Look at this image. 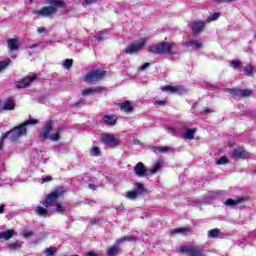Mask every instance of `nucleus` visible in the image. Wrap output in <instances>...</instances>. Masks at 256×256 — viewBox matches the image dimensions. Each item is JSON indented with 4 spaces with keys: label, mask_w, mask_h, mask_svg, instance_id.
<instances>
[{
    "label": "nucleus",
    "mask_w": 256,
    "mask_h": 256,
    "mask_svg": "<svg viewBox=\"0 0 256 256\" xmlns=\"http://www.w3.org/2000/svg\"><path fill=\"white\" fill-rule=\"evenodd\" d=\"M8 50L10 53H13L15 51H19V38H9L7 40Z\"/></svg>",
    "instance_id": "4468645a"
},
{
    "label": "nucleus",
    "mask_w": 256,
    "mask_h": 256,
    "mask_svg": "<svg viewBox=\"0 0 256 256\" xmlns=\"http://www.w3.org/2000/svg\"><path fill=\"white\" fill-rule=\"evenodd\" d=\"M149 65H150L149 63H144L142 66H140L139 69H140L141 71H145V69H147V67H149Z\"/></svg>",
    "instance_id": "3c124183"
},
{
    "label": "nucleus",
    "mask_w": 256,
    "mask_h": 256,
    "mask_svg": "<svg viewBox=\"0 0 256 256\" xmlns=\"http://www.w3.org/2000/svg\"><path fill=\"white\" fill-rule=\"evenodd\" d=\"M208 237H211L212 239H214L215 237H219V229L215 228L208 231Z\"/></svg>",
    "instance_id": "c9c22d12"
},
{
    "label": "nucleus",
    "mask_w": 256,
    "mask_h": 256,
    "mask_svg": "<svg viewBox=\"0 0 256 256\" xmlns=\"http://www.w3.org/2000/svg\"><path fill=\"white\" fill-rule=\"evenodd\" d=\"M83 103H85V99H80L76 102V105H83Z\"/></svg>",
    "instance_id": "4d7b16f0"
},
{
    "label": "nucleus",
    "mask_w": 256,
    "mask_h": 256,
    "mask_svg": "<svg viewBox=\"0 0 256 256\" xmlns=\"http://www.w3.org/2000/svg\"><path fill=\"white\" fill-rule=\"evenodd\" d=\"M121 111H124V113H133V106L131 105V102L125 101L120 105Z\"/></svg>",
    "instance_id": "4be33fe9"
},
{
    "label": "nucleus",
    "mask_w": 256,
    "mask_h": 256,
    "mask_svg": "<svg viewBox=\"0 0 256 256\" xmlns=\"http://www.w3.org/2000/svg\"><path fill=\"white\" fill-rule=\"evenodd\" d=\"M164 165L163 159H159L156 163H154V165L152 166V169L150 170V173H157V171H159V169H161Z\"/></svg>",
    "instance_id": "393cba45"
},
{
    "label": "nucleus",
    "mask_w": 256,
    "mask_h": 256,
    "mask_svg": "<svg viewBox=\"0 0 256 256\" xmlns=\"http://www.w3.org/2000/svg\"><path fill=\"white\" fill-rule=\"evenodd\" d=\"M250 156L248 152L245 151V149L239 147L234 148L232 152L233 159H247Z\"/></svg>",
    "instance_id": "f8f14e48"
},
{
    "label": "nucleus",
    "mask_w": 256,
    "mask_h": 256,
    "mask_svg": "<svg viewBox=\"0 0 256 256\" xmlns=\"http://www.w3.org/2000/svg\"><path fill=\"white\" fill-rule=\"evenodd\" d=\"M8 65H11V60L9 58L0 61V73H2V71H5Z\"/></svg>",
    "instance_id": "c756f323"
},
{
    "label": "nucleus",
    "mask_w": 256,
    "mask_h": 256,
    "mask_svg": "<svg viewBox=\"0 0 256 256\" xmlns=\"http://www.w3.org/2000/svg\"><path fill=\"white\" fill-rule=\"evenodd\" d=\"M171 49H173V44L169 42H163L149 46L148 51L154 55H169V53H171Z\"/></svg>",
    "instance_id": "20e7f679"
},
{
    "label": "nucleus",
    "mask_w": 256,
    "mask_h": 256,
    "mask_svg": "<svg viewBox=\"0 0 256 256\" xmlns=\"http://www.w3.org/2000/svg\"><path fill=\"white\" fill-rule=\"evenodd\" d=\"M97 0H84V5H95Z\"/></svg>",
    "instance_id": "de8ad7c7"
},
{
    "label": "nucleus",
    "mask_w": 256,
    "mask_h": 256,
    "mask_svg": "<svg viewBox=\"0 0 256 256\" xmlns=\"http://www.w3.org/2000/svg\"><path fill=\"white\" fill-rule=\"evenodd\" d=\"M15 231L14 230H5L0 232V239H4V241H9L11 237H13Z\"/></svg>",
    "instance_id": "412c9836"
},
{
    "label": "nucleus",
    "mask_w": 256,
    "mask_h": 256,
    "mask_svg": "<svg viewBox=\"0 0 256 256\" xmlns=\"http://www.w3.org/2000/svg\"><path fill=\"white\" fill-rule=\"evenodd\" d=\"M195 133H197L196 128L188 129L184 133L183 137H184V139H188V141H193V139L195 137Z\"/></svg>",
    "instance_id": "5701e85b"
},
{
    "label": "nucleus",
    "mask_w": 256,
    "mask_h": 256,
    "mask_svg": "<svg viewBox=\"0 0 256 256\" xmlns=\"http://www.w3.org/2000/svg\"><path fill=\"white\" fill-rule=\"evenodd\" d=\"M88 187H89V189H92V191H95V189H97V186H95L93 184H89Z\"/></svg>",
    "instance_id": "13d9d810"
},
{
    "label": "nucleus",
    "mask_w": 256,
    "mask_h": 256,
    "mask_svg": "<svg viewBox=\"0 0 256 256\" xmlns=\"http://www.w3.org/2000/svg\"><path fill=\"white\" fill-rule=\"evenodd\" d=\"M35 47H38V45L34 44V45L30 46V49H35Z\"/></svg>",
    "instance_id": "e2e57ef3"
},
{
    "label": "nucleus",
    "mask_w": 256,
    "mask_h": 256,
    "mask_svg": "<svg viewBox=\"0 0 256 256\" xmlns=\"http://www.w3.org/2000/svg\"><path fill=\"white\" fill-rule=\"evenodd\" d=\"M38 123L39 120L37 119L26 120L24 123L2 135H6V139H9V141H19L23 135H27V125H38Z\"/></svg>",
    "instance_id": "f03ea898"
},
{
    "label": "nucleus",
    "mask_w": 256,
    "mask_h": 256,
    "mask_svg": "<svg viewBox=\"0 0 256 256\" xmlns=\"http://www.w3.org/2000/svg\"><path fill=\"white\" fill-rule=\"evenodd\" d=\"M105 91V88L103 86H97V87H92V88H87L82 90V95H93V93H103Z\"/></svg>",
    "instance_id": "dca6fc26"
},
{
    "label": "nucleus",
    "mask_w": 256,
    "mask_h": 256,
    "mask_svg": "<svg viewBox=\"0 0 256 256\" xmlns=\"http://www.w3.org/2000/svg\"><path fill=\"white\" fill-rule=\"evenodd\" d=\"M57 247H50L44 250V254L46 256H55V253H57Z\"/></svg>",
    "instance_id": "2f4dec72"
},
{
    "label": "nucleus",
    "mask_w": 256,
    "mask_h": 256,
    "mask_svg": "<svg viewBox=\"0 0 256 256\" xmlns=\"http://www.w3.org/2000/svg\"><path fill=\"white\" fill-rule=\"evenodd\" d=\"M144 45H147V39L140 38L139 40L133 42L130 46H128L125 49V53L127 55H133V54L137 53V51H141V49H143Z\"/></svg>",
    "instance_id": "0eeeda50"
},
{
    "label": "nucleus",
    "mask_w": 256,
    "mask_h": 256,
    "mask_svg": "<svg viewBox=\"0 0 256 256\" xmlns=\"http://www.w3.org/2000/svg\"><path fill=\"white\" fill-rule=\"evenodd\" d=\"M48 139H50V141H59V139H61V132L58 131L54 134H51Z\"/></svg>",
    "instance_id": "e433bc0d"
},
{
    "label": "nucleus",
    "mask_w": 256,
    "mask_h": 256,
    "mask_svg": "<svg viewBox=\"0 0 256 256\" xmlns=\"http://www.w3.org/2000/svg\"><path fill=\"white\" fill-rule=\"evenodd\" d=\"M167 102L165 100L162 101H156L154 102V105H165Z\"/></svg>",
    "instance_id": "864d4df0"
},
{
    "label": "nucleus",
    "mask_w": 256,
    "mask_h": 256,
    "mask_svg": "<svg viewBox=\"0 0 256 256\" xmlns=\"http://www.w3.org/2000/svg\"><path fill=\"white\" fill-rule=\"evenodd\" d=\"M32 235H33V232L31 231L23 232V237L29 238V237H32Z\"/></svg>",
    "instance_id": "09e8293b"
},
{
    "label": "nucleus",
    "mask_w": 256,
    "mask_h": 256,
    "mask_svg": "<svg viewBox=\"0 0 256 256\" xmlns=\"http://www.w3.org/2000/svg\"><path fill=\"white\" fill-rule=\"evenodd\" d=\"M156 151H159L160 153H167V151H171L170 147H156Z\"/></svg>",
    "instance_id": "c03bdc74"
},
{
    "label": "nucleus",
    "mask_w": 256,
    "mask_h": 256,
    "mask_svg": "<svg viewBox=\"0 0 256 256\" xmlns=\"http://www.w3.org/2000/svg\"><path fill=\"white\" fill-rule=\"evenodd\" d=\"M117 241L118 245H121V243H125V241L133 242L137 241V236H125L123 238L118 239Z\"/></svg>",
    "instance_id": "cd10ccee"
},
{
    "label": "nucleus",
    "mask_w": 256,
    "mask_h": 256,
    "mask_svg": "<svg viewBox=\"0 0 256 256\" xmlns=\"http://www.w3.org/2000/svg\"><path fill=\"white\" fill-rule=\"evenodd\" d=\"M72 66H73V60L72 59H66L63 63V67L65 69H71Z\"/></svg>",
    "instance_id": "58836bf2"
},
{
    "label": "nucleus",
    "mask_w": 256,
    "mask_h": 256,
    "mask_svg": "<svg viewBox=\"0 0 256 256\" xmlns=\"http://www.w3.org/2000/svg\"><path fill=\"white\" fill-rule=\"evenodd\" d=\"M101 141L102 143L108 145L109 147H117V145H119V139H117L115 136L109 133L102 134Z\"/></svg>",
    "instance_id": "6e6552de"
},
{
    "label": "nucleus",
    "mask_w": 256,
    "mask_h": 256,
    "mask_svg": "<svg viewBox=\"0 0 256 256\" xmlns=\"http://www.w3.org/2000/svg\"><path fill=\"white\" fill-rule=\"evenodd\" d=\"M244 201H245V198L243 197H237L234 199L230 198L224 202V205H226V207H236L237 205H241V203H244Z\"/></svg>",
    "instance_id": "2eb2a0df"
},
{
    "label": "nucleus",
    "mask_w": 256,
    "mask_h": 256,
    "mask_svg": "<svg viewBox=\"0 0 256 256\" xmlns=\"http://www.w3.org/2000/svg\"><path fill=\"white\" fill-rule=\"evenodd\" d=\"M86 256H97V253H95V251H90L86 253Z\"/></svg>",
    "instance_id": "6e6d98bb"
},
{
    "label": "nucleus",
    "mask_w": 256,
    "mask_h": 256,
    "mask_svg": "<svg viewBox=\"0 0 256 256\" xmlns=\"http://www.w3.org/2000/svg\"><path fill=\"white\" fill-rule=\"evenodd\" d=\"M91 223L95 224V223H97V222L91 221Z\"/></svg>",
    "instance_id": "774afa93"
},
{
    "label": "nucleus",
    "mask_w": 256,
    "mask_h": 256,
    "mask_svg": "<svg viewBox=\"0 0 256 256\" xmlns=\"http://www.w3.org/2000/svg\"><path fill=\"white\" fill-rule=\"evenodd\" d=\"M253 70H254V68L252 65H247L244 67V73H246V75H252Z\"/></svg>",
    "instance_id": "ea45409f"
},
{
    "label": "nucleus",
    "mask_w": 256,
    "mask_h": 256,
    "mask_svg": "<svg viewBox=\"0 0 256 256\" xmlns=\"http://www.w3.org/2000/svg\"><path fill=\"white\" fill-rule=\"evenodd\" d=\"M103 123H106V125H110L113 127V125H117V116L115 115H105L102 117Z\"/></svg>",
    "instance_id": "a211bd4d"
},
{
    "label": "nucleus",
    "mask_w": 256,
    "mask_h": 256,
    "mask_svg": "<svg viewBox=\"0 0 256 256\" xmlns=\"http://www.w3.org/2000/svg\"><path fill=\"white\" fill-rule=\"evenodd\" d=\"M53 130V121L52 120H48L46 122V125L44 127V130L40 133V139L42 141H47V139H49V137L51 136V131Z\"/></svg>",
    "instance_id": "9d476101"
},
{
    "label": "nucleus",
    "mask_w": 256,
    "mask_h": 256,
    "mask_svg": "<svg viewBox=\"0 0 256 256\" xmlns=\"http://www.w3.org/2000/svg\"><path fill=\"white\" fill-rule=\"evenodd\" d=\"M95 38L97 39V41H103V39H105V33H100L96 35Z\"/></svg>",
    "instance_id": "49530a36"
},
{
    "label": "nucleus",
    "mask_w": 256,
    "mask_h": 256,
    "mask_svg": "<svg viewBox=\"0 0 256 256\" xmlns=\"http://www.w3.org/2000/svg\"><path fill=\"white\" fill-rule=\"evenodd\" d=\"M64 193L65 188H56L54 191L46 196V199L42 202V205L46 207V209H48V207H53V205L57 204V199H59V197H63Z\"/></svg>",
    "instance_id": "7ed1b4c3"
},
{
    "label": "nucleus",
    "mask_w": 256,
    "mask_h": 256,
    "mask_svg": "<svg viewBox=\"0 0 256 256\" xmlns=\"http://www.w3.org/2000/svg\"><path fill=\"white\" fill-rule=\"evenodd\" d=\"M203 113H205V114H207V113H211V109H209V108H205V109L203 110Z\"/></svg>",
    "instance_id": "680f3d73"
},
{
    "label": "nucleus",
    "mask_w": 256,
    "mask_h": 256,
    "mask_svg": "<svg viewBox=\"0 0 256 256\" xmlns=\"http://www.w3.org/2000/svg\"><path fill=\"white\" fill-rule=\"evenodd\" d=\"M105 75H106L105 70L94 69L85 75L84 81L90 84L97 83V81H101V79H103Z\"/></svg>",
    "instance_id": "39448f33"
},
{
    "label": "nucleus",
    "mask_w": 256,
    "mask_h": 256,
    "mask_svg": "<svg viewBox=\"0 0 256 256\" xmlns=\"http://www.w3.org/2000/svg\"><path fill=\"white\" fill-rule=\"evenodd\" d=\"M90 155L92 157H99V155H101V150L99 149V147L94 146L90 151Z\"/></svg>",
    "instance_id": "473e14b6"
},
{
    "label": "nucleus",
    "mask_w": 256,
    "mask_h": 256,
    "mask_svg": "<svg viewBox=\"0 0 256 256\" xmlns=\"http://www.w3.org/2000/svg\"><path fill=\"white\" fill-rule=\"evenodd\" d=\"M36 213L40 217H47V213H49V211H47V208L39 206L36 208Z\"/></svg>",
    "instance_id": "c85d7f7f"
},
{
    "label": "nucleus",
    "mask_w": 256,
    "mask_h": 256,
    "mask_svg": "<svg viewBox=\"0 0 256 256\" xmlns=\"http://www.w3.org/2000/svg\"><path fill=\"white\" fill-rule=\"evenodd\" d=\"M0 111H3V105L1 104V101H0Z\"/></svg>",
    "instance_id": "0e129e2a"
},
{
    "label": "nucleus",
    "mask_w": 256,
    "mask_h": 256,
    "mask_svg": "<svg viewBox=\"0 0 256 256\" xmlns=\"http://www.w3.org/2000/svg\"><path fill=\"white\" fill-rule=\"evenodd\" d=\"M229 159L226 156H222L220 159L216 160V165H227Z\"/></svg>",
    "instance_id": "4c0bfd02"
},
{
    "label": "nucleus",
    "mask_w": 256,
    "mask_h": 256,
    "mask_svg": "<svg viewBox=\"0 0 256 256\" xmlns=\"http://www.w3.org/2000/svg\"><path fill=\"white\" fill-rule=\"evenodd\" d=\"M9 251H17V249H21V244L19 242H14L8 245Z\"/></svg>",
    "instance_id": "72a5a7b5"
},
{
    "label": "nucleus",
    "mask_w": 256,
    "mask_h": 256,
    "mask_svg": "<svg viewBox=\"0 0 256 256\" xmlns=\"http://www.w3.org/2000/svg\"><path fill=\"white\" fill-rule=\"evenodd\" d=\"M193 33H201L205 29V22H194L191 26Z\"/></svg>",
    "instance_id": "aec40b11"
},
{
    "label": "nucleus",
    "mask_w": 256,
    "mask_h": 256,
    "mask_svg": "<svg viewBox=\"0 0 256 256\" xmlns=\"http://www.w3.org/2000/svg\"><path fill=\"white\" fill-rule=\"evenodd\" d=\"M162 91H169L170 93H179V91H181V87L168 85L162 87Z\"/></svg>",
    "instance_id": "a878e982"
},
{
    "label": "nucleus",
    "mask_w": 256,
    "mask_h": 256,
    "mask_svg": "<svg viewBox=\"0 0 256 256\" xmlns=\"http://www.w3.org/2000/svg\"><path fill=\"white\" fill-rule=\"evenodd\" d=\"M167 132L170 133L171 135H175L176 130H175V128L170 127L167 129Z\"/></svg>",
    "instance_id": "8fccbe9b"
},
{
    "label": "nucleus",
    "mask_w": 256,
    "mask_h": 256,
    "mask_svg": "<svg viewBox=\"0 0 256 256\" xmlns=\"http://www.w3.org/2000/svg\"><path fill=\"white\" fill-rule=\"evenodd\" d=\"M227 93L233 95L234 97H250L251 90H241V89H228Z\"/></svg>",
    "instance_id": "9b49d317"
},
{
    "label": "nucleus",
    "mask_w": 256,
    "mask_h": 256,
    "mask_svg": "<svg viewBox=\"0 0 256 256\" xmlns=\"http://www.w3.org/2000/svg\"><path fill=\"white\" fill-rule=\"evenodd\" d=\"M235 0H218V3H233Z\"/></svg>",
    "instance_id": "5fc2aeb1"
},
{
    "label": "nucleus",
    "mask_w": 256,
    "mask_h": 256,
    "mask_svg": "<svg viewBox=\"0 0 256 256\" xmlns=\"http://www.w3.org/2000/svg\"><path fill=\"white\" fill-rule=\"evenodd\" d=\"M134 189H136L135 191L138 193V195H143V193H145V186L143 183H134Z\"/></svg>",
    "instance_id": "bb28decb"
},
{
    "label": "nucleus",
    "mask_w": 256,
    "mask_h": 256,
    "mask_svg": "<svg viewBox=\"0 0 256 256\" xmlns=\"http://www.w3.org/2000/svg\"><path fill=\"white\" fill-rule=\"evenodd\" d=\"M37 80V76H27L21 80H19L16 83V88L17 89H25L26 87H29L33 83V81Z\"/></svg>",
    "instance_id": "1a4fd4ad"
},
{
    "label": "nucleus",
    "mask_w": 256,
    "mask_h": 256,
    "mask_svg": "<svg viewBox=\"0 0 256 256\" xmlns=\"http://www.w3.org/2000/svg\"><path fill=\"white\" fill-rule=\"evenodd\" d=\"M126 197H127L128 199H132V200L137 199V197H139V192H137V191H135V190H134V191L127 192Z\"/></svg>",
    "instance_id": "f704fd0d"
},
{
    "label": "nucleus",
    "mask_w": 256,
    "mask_h": 256,
    "mask_svg": "<svg viewBox=\"0 0 256 256\" xmlns=\"http://www.w3.org/2000/svg\"><path fill=\"white\" fill-rule=\"evenodd\" d=\"M46 5L40 10H34L33 15H40V17H51V15H55L59 9H65L67 4H65L62 0H46Z\"/></svg>",
    "instance_id": "f257e3e1"
},
{
    "label": "nucleus",
    "mask_w": 256,
    "mask_h": 256,
    "mask_svg": "<svg viewBox=\"0 0 256 256\" xmlns=\"http://www.w3.org/2000/svg\"><path fill=\"white\" fill-rule=\"evenodd\" d=\"M42 181H43V183H47V182H49V181H53V177L47 176V177L44 178Z\"/></svg>",
    "instance_id": "603ef678"
},
{
    "label": "nucleus",
    "mask_w": 256,
    "mask_h": 256,
    "mask_svg": "<svg viewBox=\"0 0 256 256\" xmlns=\"http://www.w3.org/2000/svg\"><path fill=\"white\" fill-rule=\"evenodd\" d=\"M119 245H121V244H118V240H117L113 246L108 248L107 255L108 256H117L119 254Z\"/></svg>",
    "instance_id": "6ab92c4d"
},
{
    "label": "nucleus",
    "mask_w": 256,
    "mask_h": 256,
    "mask_svg": "<svg viewBox=\"0 0 256 256\" xmlns=\"http://www.w3.org/2000/svg\"><path fill=\"white\" fill-rule=\"evenodd\" d=\"M219 17H221V13L216 12V13L212 14L208 19H209V21H217V19H219Z\"/></svg>",
    "instance_id": "37998d69"
},
{
    "label": "nucleus",
    "mask_w": 256,
    "mask_h": 256,
    "mask_svg": "<svg viewBox=\"0 0 256 256\" xmlns=\"http://www.w3.org/2000/svg\"><path fill=\"white\" fill-rule=\"evenodd\" d=\"M134 173L137 177H147V168H145V164H143V162H138L134 166Z\"/></svg>",
    "instance_id": "ddd939ff"
},
{
    "label": "nucleus",
    "mask_w": 256,
    "mask_h": 256,
    "mask_svg": "<svg viewBox=\"0 0 256 256\" xmlns=\"http://www.w3.org/2000/svg\"><path fill=\"white\" fill-rule=\"evenodd\" d=\"M37 31H38V33H45V28L39 27V28L37 29Z\"/></svg>",
    "instance_id": "bf43d9fd"
},
{
    "label": "nucleus",
    "mask_w": 256,
    "mask_h": 256,
    "mask_svg": "<svg viewBox=\"0 0 256 256\" xmlns=\"http://www.w3.org/2000/svg\"><path fill=\"white\" fill-rule=\"evenodd\" d=\"M177 252L186 253L189 256H205V254H203V250L196 245L181 246Z\"/></svg>",
    "instance_id": "423d86ee"
},
{
    "label": "nucleus",
    "mask_w": 256,
    "mask_h": 256,
    "mask_svg": "<svg viewBox=\"0 0 256 256\" xmlns=\"http://www.w3.org/2000/svg\"><path fill=\"white\" fill-rule=\"evenodd\" d=\"M135 145L139 144V141L138 140H135L134 141Z\"/></svg>",
    "instance_id": "338daca9"
},
{
    "label": "nucleus",
    "mask_w": 256,
    "mask_h": 256,
    "mask_svg": "<svg viewBox=\"0 0 256 256\" xmlns=\"http://www.w3.org/2000/svg\"><path fill=\"white\" fill-rule=\"evenodd\" d=\"M56 211L57 213H65V206H62L61 203H56Z\"/></svg>",
    "instance_id": "a19ab883"
},
{
    "label": "nucleus",
    "mask_w": 256,
    "mask_h": 256,
    "mask_svg": "<svg viewBox=\"0 0 256 256\" xmlns=\"http://www.w3.org/2000/svg\"><path fill=\"white\" fill-rule=\"evenodd\" d=\"M5 139H7V134H2L0 138V151L3 150V141H5Z\"/></svg>",
    "instance_id": "a18cd8bd"
},
{
    "label": "nucleus",
    "mask_w": 256,
    "mask_h": 256,
    "mask_svg": "<svg viewBox=\"0 0 256 256\" xmlns=\"http://www.w3.org/2000/svg\"><path fill=\"white\" fill-rule=\"evenodd\" d=\"M215 195V193L213 192H210V196L213 197Z\"/></svg>",
    "instance_id": "69168bd1"
},
{
    "label": "nucleus",
    "mask_w": 256,
    "mask_h": 256,
    "mask_svg": "<svg viewBox=\"0 0 256 256\" xmlns=\"http://www.w3.org/2000/svg\"><path fill=\"white\" fill-rule=\"evenodd\" d=\"M241 65V62L239 60H233L230 62V67H232V69H237V67H239Z\"/></svg>",
    "instance_id": "79ce46f5"
},
{
    "label": "nucleus",
    "mask_w": 256,
    "mask_h": 256,
    "mask_svg": "<svg viewBox=\"0 0 256 256\" xmlns=\"http://www.w3.org/2000/svg\"><path fill=\"white\" fill-rule=\"evenodd\" d=\"M2 111H15V100L8 98L2 105Z\"/></svg>",
    "instance_id": "f3484780"
},
{
    "label": "nucleus",
    "mask_w": 256,
    "mask_h": 256,
    "mask_svg": "<svg viewBox=\"0 0 256 256\" xmlns=\"http://www.w3.org/2000/svg\"><path fill=\"white\" fill-rule=\"evenodd\" d=\"M188 47H191L192 49H199L201 47V42L197 40H189Z\"/></svg>",
    "instance_id": "7c9ffc66"
},
{
    "label": "nucleus",
    "mask_w": 256,
    "mask_h": 256,
    "mask_svg": "<svg viewBox=\"0 0 256 256\" xmlns=\"http://www.w3.org/2000/svg\"><path fill=\"white\" fill-rule=\"evenodd\" d=\"M189 228H176L173 230H170V235H187L189 233Z\"/></svg>",
    "instance_id": "b1692460"
},
{
    "label": "nucleus",
    "mask_w": 256,
    "mask_h": 256,
    "mask_svg": "<svg viewBox=\"0 0 256 256\" xmlns=\"http://www.w3.org/2000/svg\"><path fill=\"white\" fill-rule=\"evenodd\" d=\"M5 211V205H0V214H3V212Z\"/></svg>",
    "instance_id": "052dcab7"
}]
</instances>
